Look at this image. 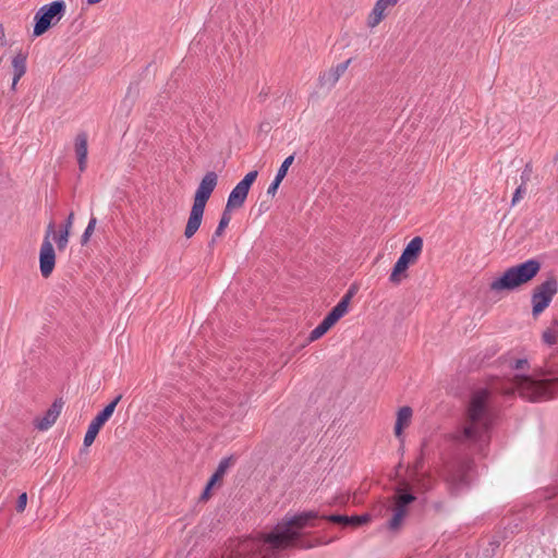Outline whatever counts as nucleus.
Returning <instances> with one entry per match:
<instances>
[{
    "label": "nucleus",
    "mask_w": 558,
    "mask_h": 558,
    "mask_svg": "<svg viewBox=\"0 0 558 558\" xmlns=\"http://www.w3.org/2000/svg\"><path fill=\"white\" fill-rule=\"evenodd\" d=\"M318 519L349 527L348 514L319 515L314 510L293 515L286 514L271 532L244 539L240 544L239 553L248 558H279L278 554L290 547L308 549L320 544H328L331 539L311 542L304 538L303 530L319 526L316 523Z\"/></svg>",
    "instance_id": "f257e3e1"
},
{
    "label": "nucleus",
    "mask_w": 558,
    "mask_h": 558,
    "mask_svg": "<svg viewBox=\"0 0 558 558\" xmlns=\"http://www.w3.org/2000/svg\"><path fill=\"white\" fill-rule=\"evenodd\" d=\"M494 417L490 391L486 388L475 390L469 402L466 424L453 435V439L462 445L484 442Z\"/></svg>",
    "instance_id": "f03ea898"
},
{
    "label": "nucleus",
    "mask_w": 558,
    "mask_h": 558,
    "mask_svg": "<svg viewBox=\"0 0 558 558\" xmlns=\"http://www.w3.org/2000/svg\"><path fill=\"white\" fill-rule=\"evenodd\" d=\"M541 378L527 375H515L512 392L517 391L523 399L532 402L544 401L554 397L558 391V361L555 359L545 363Z\"/></svg>",
    "instance_id": "7ed1b4c3"
},
{
    "label": "nucleus",
    "mask_w": 558,
    "mask_h": 558,
    "mask_svg": "<svg viewBox=\"0 0 558 558\" xmlns=\"http://www.w3.org/2000/svg\"><path fill=\"white\" fill-rule=\"evenodd\" d=\"M218 183V175L214 171H208L202 179L194 196V203L190 211L184 235L191 239L201 227L206 203Z\"/></svg>",
    "instance_id": "20e7f679"
},
{
    "label": "nucleus",
    "mask_w": 558,
    "mask_h": 558,
    "mask_svg": "<svg viewBox=\"0 0 558 558\" xmlns=\"http://www.w3.org/2000/svg\"><path fill=\"white\" fill-rule=\"evenodd\" d=\"M539 269L541 263L537 259H527L508 268L499 278L490 282L489 288L492 291H513L531 281Z\"/></svg>",
    "instance_id": "39448f33"
},
{
    "label": "nucleus",
    "mask_w": 558,
    "mask_h": 558,
    "mask_svg": "<svg viewBox=\"0 0 558 558\" xmlns=\"http://www.w3.org/2000/svg\"><path fill=\"white\" fill-rule=\"evenodd\" d=\"M473 461L469 458H459L445 464L444 481L452 496H458L469 488V473L473 468Z\"/></svg>",
    "instance_id": "423d86ee"
},
{
    "label": "nucleus",
    "mask_w": 558,
    "mask_h": 558,
    "mask_svg": "<svg viewBox=\"0 0 558 558\" xmlns=\"http://www.w3.org/2000/svg\"><path fill=\"white\" fill-rule=\"evenodd\" d=\"M66 4L63 0H56L40 7L34 16L33 35L38 37L45 34L50 27L57 25L65 15Z\"/></svg>",
    "instance_id": "0eeeda50"
},
{
    "label": "nucleus",
    "mask_w": 558,
    "mask_h": 558,
    "mask_svg": "<svg viewBox=\"0 0 558 558\" xmlns=\"http://www.w3.org/2000/svg\"><path fill=\"white\" fill-rule=\"evenodd\" d=\"M557 292L558 282L554 277L547 278L533 289L531 302L534 318H537L549 306Z\"/></svg>",
    "instance_id": "6e6552de"
},
{
    "label": "nucleus",
    "mask_w": 558,
    "mask_h": 558,
    "mask_svg": "<svg viewBox=\"0 0 558 558\" xmlns=\"http://www.w3.org/2000/svg\"><path fill=\"white\" fill-rule=\"evenodd\" d=\"M416 500V497L413 493L409 490H404L402 488H397L395 497H393V515L388 521V529L391 531L398 530L402 521L407 514L408 506Z\"/></svg>",
    "instance_id": "1a4fd4ad"
},
{
    "label": "nucleus",
    "mask_w": 558,
    "mask_h": 558,
    "mask_svg": "<svg viewBox=\"0 0 558 558\" xmlns=\"http://www.w3.org/2000/svg\"><path fill=\"white\" fill-rule=\"evenodd\" d=\"M122 396H117L110 403H108L89 423L87 432L84 436V446L89 447L96 439L100 428L112 416L114 409Z\"/></svg>",
    "instance_id": "9d476101"
},
{
    "label": "nucleus",
    "mask_w": 558,
    "mask_h": 558,
    "mask_svg": "<svg viewBox=\"0 0 558 558\" xmlns=\"http://www.w3.org/2000/svg\"><path fill=\"white\" fill-rule=\"evenodd\" d=\"M422 247L423 246H405L404 251L398 258L390 274L389 280L391 282L399 283L401 281L402 276H407L405 272L408 268L417 262L422 253Z\"/></svg>",
    "instance_id": "9b49d317"
},
{
    "label": "nucleus",
    "mask_w": 558,
    "mask_h": 558,
    "mask_svg": "<svg viewBox=\"0 0 558 558\" xmlns=\"http://www.w3.org/2000/svg\"><path fill=\"white\" fill-rule=\"evenodd\" d=\"M258 172L256 170L250 171L245 177L233 187L229 194L227 205L230 208H241L245 203L248 191L256 180Z\"/></svg>",
    "instance_id": "f8f14e48"
},
{
    "label": "nucleus",
    "mask_w": 558,
    "mask_h": 558,
    "mask_svg": "<svg viewBox=\"0 0 558 558\" xmlns=\"http://www.w3.org/2000/svg\"><path fill=\"white\" fill-rule=\"evenodd\" d=\"M523 514L512 515L507 520H502V530L497 532V534L493 537L490 545L494 547H498L501 541L512 538L517 533H519L523 529Z\"/></svg>",
    "instance_id": "ddd939ff"
},
{
    "label": "nucleus",
    "mask_w": 558,
    "mask_h": 558,
    "mask_svg": "<svg viewBox=\"0 0 558 558\" xmlns=\"http://www.w3.org/2000/svg\"><path fill=\"white\" fill-rule=\"evenodd\" d=\"M74 214L70 213L66 221L60 227L59 231L56 230V223L50 221L47 226L46 234L43 244H66L69 240V231L73 223Z\"/></svg>",
    "instance_id": "4468645a"
},
{
    "label": "nucleus",
    "mask_w": 558,
    "mask_h": 558,
    "mask_svg": "<svg viewBox=\"0 0 558 558\" xmlns=\"http://www.w3.org/2000/svg\"><path fill=\"white\" fill-rule=\"evenodd\" d=\"M399 0H377L373 10L367 16V26L376 27L386 16L387 12L393 8Z\"/></svg>",
    "instance_id": "2eb2a0df"
},
{
    "label": "nucleus",
    "mask_w": 558,
    "mask_h": 558,
    "mask_svg": "<svg viewBox=\"0 0 558 558\" xmlns=\"http://www.w3.org/2000/svg\"><path fill=\"white\" fill-rule=\"evenodd\" d=\"M56 265L54 246H40L39 269L44 278H49Z\"/></svg>",
    "instance_id": "dca6fc26"
},
{
    "label": "nucleus",
    "mask_w": 558,
    "mask_h": 558,
    "mask_svg": "<svg viewBox=\"0 0 558 558\" xmlns=\"http://www.w3.org/2000/svg\"><path fill=\"white\" fill-rule=\"evenodd\" d=\"M61 409L62 402L60 400H56L46 411L43 417L35 420V427L39 430H47L50 428L60 415Z\"/></svg>",
    "instance_id": "f3484780"
},
{
    "label": "nucleus",
    "mask_w": 558,
    "mask_h": 558,
    "mask_svg": "<svg viewBox=\"0 0 558 558\" xmlns=\"http://www.w3.org/2000/svg\"><path fill=\"white\" fill-rule=\"evenodd\" d=\"M75 154L77 157L80 171H84L87 165V134L85 132H81L75 137Z\"/></svg>",
    "instance_id": "a211bd4d"
},
{
    "label": "nucleus",
    "mask_w": 558,
    "mask_h": 558,
    "mask_svg": "<svg viewBox=\"0 0 558 558\" xmlns=\"http://www.w3.org/2000/svg\"><path fill=\"white\" fill-rule=\"evenodd\" d=\"M26 61H27V54L22 51H20L12 59L13 81H12L11 88L13 90L15 89L16 84L21 80V77L26 73Z\"/></svg>",
    "instance_id": "6ab92c4d"
},
{
    "label": "nucleus",
    "mask_w": 558,
    "mask_h": 558,
    "mask_svg": "<svg viewBox=\"0 0 558 558\" xmlns=\"http://www.w3.org/2000/svg\"><path fill=\"white\" fill-rule=\"evenodd\" d=\"M412 413L413 412L410 407H402L399 409L395 425V434L397 437H400L402 435L403 428L410 424Z\"/></svg>",
    "instance_id": "aec40b11"
},
{
    "label": "nucleus",
    "mask_w": 558,
    "mask_h": 558,
    "mask_svg": "<svg viewBox=\"0 0 558 558\" xmlns=\"http://www.w3.org/2000/svg\"><path fill=\"white\" fill-rule=\"evenodd\" d=\"M234 461H235V459L233 456H229V457L221 459L216 471L210 476L208 482H210L215 485L218 482H220L222 480V477L225 476V474L227 473L228 469L234 463Z\"/></svg>",
    "instance_id": "412c9836"
},
{
    "label": "nucleus",
    "mask_w": 558,
    "mask_h": 558,
    "mask_svg": "<svg viewBox=\"0 0 558 558\" xmlns=\"http://www.w3.org/2000/svg\"><path fill=\"white\" fill-rule=\"evenodd\" d=\"M349 308V290L342 295L339 303L326 315L332 320L337 323Z\"/></svg>",
    "instance_id": "4be33fe9"
},
{
    "label": "nucleus",
    "mask_w": 558,
    "mask_h": 558,
    "mask_svg": "<svg viewBox=\"0 0 558 558\" xmlns=\"http://www.w3.org/2000/svg\"><path fill=\"white\" fill-rule=\"evenodd\" d=\"M349 308V290L342 295L339 303L326 315L332 320L337 323Z\"/></svg>",
    "instance_id": "5701e85b"
},
{
    "label": "nucleus",
    "mask_w": 558,
    "mask_h": 558,
    "mask_svg": "<svg viewBox=\"0 0 558 558\" xmlns=\"http://www.w3.org/2000/svg\"><path fill=\"white\" fill-rule=\"evenodd\" d=\"M231 209L232 208H230L228 206H226V208L223 209L220 220H219V223H218V227H217L215 233L213 234V238H211V241L209 244L216 243L218 241L219 236L223 233L226 228L229 226L231 218H232Z\"/></svg>",
    "instance_id": "b1692460"
},
{
    "label": "nucleus",
    "mask_w": 558,
    "mask_h": 558,
    "mask_svg": "<svg viewBox=\"0 0 558 558\" xmlns=\"http://www.w3.org/2000/svg\"><path fill=\"white\" fill-rule=\"evenodd\" d=\"M336 325L328 316H326L320 324L315 327L308 335V341L313 342L322 338L325 333H327L330 328Z\"/></svg>",
    "instance_id": "393cba45"
},
{
    "label": "nucleus",
    "mask_w": 558,
    "mask_h": 558,
    "mask_svg": "<svg viewBox=\"0 0 558 558\" xmlns=\"http://www.w3.org/2000/svg\"><path fill=\"white\" fill-rule=\"evenodd\" d=\"M339 80V74L333 69L319 76V83L327 88L332 87Z\"/></svg>",
    "instance_id": "a878e982"
},
{
    "label": "nucleus",
    "mask_w": 558,
    "mask_h": 558,
    "mask_svg": "<svg viewBox=\"0 0 558 558\" xmlns=\"http://www.w3.org/2000/svg\"><path fill=\"white\" fill-rule=\"evenodd\" d=\"M96 222H97V220H96L95 217H92L89 219V222H88V225H87V227H86V229H85V231H84V233L82 235V244H86L89 241L90 235L93 234V232L95 230Z\"/></svg>",
    "instance_id": "bb28decb"
},
{
    "label": "nucleus",
    "mask_w": 558,
    "mask_h": 558,
    "mask_svg": "<svg viewBox=\"0 0 558 558\" xmlns=\"http://www.w3.org/2000/svg\"><path fill=\"white\" fill-rule=\"evenodd\" d=\"M556 331L557 329H554L553 326L547 328L544 332H543V341L549 345H553L557 342V335H556Z\"/></svg>",
    "instance_id": "cd10ccee"
},
{
    "label": "nucleus",
    "mask_w": 558,
    "mask_h": 558,
    "mask_svg": "<svg viewBox=\"0 0 558 558\" xmlns=\"http://www.w3.org/2000/svg\"><path fill=\"white\" fill-rule=\"evenodd\" d=\"M293 160H294V155L287 157L283 160V162L281 163V166L279 167L276 175L280 177L281 179H284V177L287 175V172L289 170V167L292 165Z\"/></svg>",
    "instance_id": "c85d7f7f"
},
{
    "label": "nucleus",
    "mask_w": 558,
    "mask_h": 558,
    "mask_svg": "<svg viewBox=\"0 0 558 558\" xmlns=\"http://www.w3.org/2000/svg\"><path fill=\"white\" fill-rule=\"evenodd\" d=\"M371 521L368 513L362 515H351V527H359Z\"/></svg>",
    "instance_id": "c756f323"
},
{
    "label": "nucleus",
    "mask_w": 558,
    "mask_h": 558,
    "mask_svg": "<svg viewBox=\"0 0 558 558\" xmlns=\"http://www.w3.org/2000/svg\"><path fill=\"white\" fill-rule=\"evenodd\" d=\"M282 180L283 179L276 175L274 181L270 183V185L267 189V194L270 196H275Z\"/></svg>",
    "instance_id": "7c9ffc66"
},
{
    "label": "nucleus",
    "mask_w": 558,
    "mask_h": 558,
    "mask_svg": "<svg viewBox=\"0 0 558 558\" xmlns=\"http://www.w3.org/2000/svg\"><path fill=\"white\" fill-rule=\"evenodd\" d=\"M26 505H27V494L22 493L16 500V507H15L16 511L20 513L23 512L26 508Z\"/></svg>",
    "instance_id": "2f4dec72"
},
{
    "label": "nucleus",
    "mask_w": 558,
    "mask_h": 558,
    "mask_svg": "<svg viewBox=\"0 0 558 558\" xmlns=\"http://www.w3.org/2000/svg\"><path fill=\"white\" fill-rule=\"evenodd\" d=\"M525 186L523 184H521L514 192L513 194V197H512V201H511V204L512 206L517 205L522 198H523V195L525 194Z\"/></svg>",
    "instance_id": "473e14b6"
},
{
    "label": "nucleus",
    "mask_w": 558,
    "mask_h": 558,
    "mask_svg": "<svg viewBox=\"0 0 558 558\" xmlns=\"http://www.w3.org/2000/svg\"><path fill=\"white\" fill-rule=\"evenodd\" d=\"M531 174H532V166L530 163H527L522 172V175H521L523 185L530 180Z\"/></svg>",
    "instance_id": "72a5a7b5"
},
{
    "label": "nucleus",
    "mask_w": 558,
    "mask_h": 558,
    "mask_svg": "<svg viewBox=\"0 0 558 558\" xmlns=\"http://www.w3.org/2000/svg\"><path fill=\"white\" fill-rule=\"evenodd\" d=\"M214 486H215V484L207 482V484L201 495L202 500H207L210 497V493H211V489L214 488Z\"/></svg>",
    "instance_id": "f704fd0d"
},
{
    "label": "nucleus",
    "mask_w": 558,
    "mask_h": 558,
    "mask_svg": "<svg viewBox=\"0 0 558 558\" xmlns=\"http://www.w3.org/2000/svg\"><path fill=\"white\" fill-rule=\"evenodd\" d=\"M349 66V59L339 63L333 70L338 72L339 77L347 71Z\"/></svg>",
    "instance_id": "c9c22d12"
},
{
    "label": "nucleus",
    "mask_w": 558,
    "mask_h": 558,
    "mask_svg": "<svg viewBox=\"0 0 558 558\" xmlns=\"http://www.w3.org/2000/svg\"><path fill=\"white\" fill-rule=\"evenodd\" d=\"M527 360L525 359H518L514 362L513 368L514 369H523L525 366H527Z\"/></svg>",
    "instance_id": "e433bc0d"
},
{
    "label": "nucleus",
    "mask_w": 558,
    "mask_h": 558,
    "mask_svg": "<svg viewBox=\"0 0 558 558\" xmlns=\"http://www.w3.org/2000/svg\"><path fill=\"white\" fill-rule=\"evenodd\" d=\"M408 244H423V239L421 236H414Z\"/></svg>",
    "instance_id": "4c0bfd02"
},
{
    "label": "nucleus",
    "mask_w": 558,
    "mask_h": 558,
    "mask_svg": "<svg viewBox=\"0 0 558 558\" xmlns=\"http://www.w3.org/2000/svg\"><path fill=\"white\" fill-rule=\"evenodd\" d=\"M356 291H357V287H355L354 284L351 286V291H350L351 298L356 293Z\"/></svg>",
    "instance_id": "58836bf2"
},
{
    "label": "nucleus",
    "mask_w": 558,
    "mask_h": 558,
    "mask_svg": "<svg viewBox=\"0 0 558 558\" xmlns=\"http://www.w3.org/2000/svg\"><path fill=\"white\" fill-rule=\"evenodd\" d=\"M551 325L554 329H557L556 335L558 337V320H554Z\"/></svg>",
    "instance_id": "ea45409f"
},
{
    "label": "nucleus",
    "mask_w": 558,
    "mask_h": 558,
    "mask_svg": "<svg viewBox=\"0 0 558 558\" xmlns=\"http://www.w3.org/2000/svg\"><path fill=\"white\" fill-rule=\"evenodd\" d=\"M101 0H87L88 4H96L99 3Z\"/></svg>",
    "instance_id": "a19ab883"
}]
</instances>
